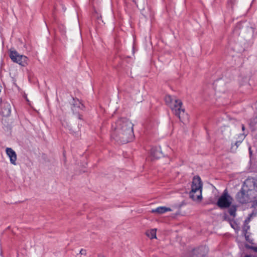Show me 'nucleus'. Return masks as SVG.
Masks as SVG:
<instances>
[{
  "label": "nucleus",
  "instance_id": "obj_30",
  "mask_svg": "<svg viewBox=\"0 0 257 257\" xmlns=\"http://www.w3.org/2000/svg\"><path fill=\"white\" fill-rule=\"evenodd\" d=\"M0 91H1V89H0Z\"/></svg>",
  "mask_w": 257,
  "mask_h": 257
},
{
  "label": "nucleus",
  "instance_id": "obj_5",
  "mask_svg": "<svg viewBox=\"0 0 257 257\" xmlns=\"http://www.w3.org/2000/svg\"><path fill=\"white\" fill-rule=\"evenodd\" d=\"M232 199V197L228 194L227 190L225 189L219 198L216 204L220 208H227L230 206Z\"/></svg>",
  "mask_w": 257,
  "mask_h": 257
},
{
  "label": "nucleus",
  "instance_id": "obj_19",
  "mask_svg": "<svg viewBox=\"0 0 257 257\" xmlns=\"http://www.w3.org/2000/svg\"><path fill=\"white\" fill-rule=\"evenodd\" d=\"M245 246L246 248L252 249L255 252H257V246H253L248 244H245Z\"/></svg>",
  "mask_w": 257,
  "mask_h": 257
},
{
  "label": "nucleus",
  "instance_id": "obj_4",
  "mask_svg": "<svg viewBox=\"0 0 257 257\" xmlns=\"http://www.w3.org/2000/svg\"><path fill=\"white\" fill-rule=\"evenodd\" d=\"M72 105L71 109L73 114H75L77 116L78 118L80 119L83 123V124H82V123L78 122V127L79 128L81 127H86V125H85L86 123L84 120H83L82 117V116L80 114V111L83 110L85 106L83 104L81 103L78 99H75L74 98H73Z\"/></svg>",
  "mask_w": 257,
  "mask_h": 257
},
{
  "label": "nucleus",
  "instance_id": "obj_11",
  "mask_svg": "<svg viewBox=\"0 0 257 257\" xmlns=\"http://www.w3.org/2000/svg\"><path fill=\"white\" fill-rule=\"evenodd\" d=\"M7 155L10 159L11 163L13 165L16 164L17 154L16 152L11 148H7L6 150Z\"/></svg>",
  "mask_w": 257,
  "mask_h": 257
},
{
  "label": "nucleus",
  "instance_id": "obj_1",
  "mask_svg": "<svg viewBox=\"0 0 257 257\" xmlns=\"http://www.w3.org/2000/svg\"><path fill=\"white\" fill-rule=\"evenodd\" d=\"M165 100L166 103L171 107L173 113L179 118L181 122L184 124L188 122V115L185 112V109L182 108L183 104L181 100L168 95L165 96Z\"/></svg>",
  "mask_w": 257,
  "mask_h": 257
},
{
  "label": "nucleus",
  "instance_id": "obj_25",
  "mask_svg": "<svg viewBox=\"0 0 257 257\" xmlns=\"http://www.w3.org/2000/svg\"><path fill=\"white\" fill-rule=\"evenodd\" d=\"M250 221V217H247L244 221V223L246 224H248L249 222Z\"/></svg>",
  "mask_w": 257,
  "mask_h": 257
},
{
  "label": "nucleus",
  "instance_id": "obj_28",
  "mask_svg": "<svg viewBox=\"0 0 257 257\" xmlns=\"http://www.w3.org/2000/svg\"><path fill=\"white\" fill-rule=\"evenodd\" d=\"M243 257H252V256H251V255H248V254H247V255H245L244 256H243Z\"/></svg>",
  "mask_w": 257,
  "mask_h": 257
},
{
  "label": "nucleus",
  "instance_id": "obj_9",
  "mask_svg": "<svg viewBox=\"0 0 257 257\" xmlns=\"http://www.w3.org/2000/svg\"><path fill=\"white\" fill-rule=\"evenodd\" d=\"M208 253L205 246H201L193 250L192 257H205Z\"/></svg>",
  "mask_w": 257,
  "mask_h": 257
},
{
  "label": "nucleus",
  "instance_id": "obj_29",
  "mask_svg": "<svg viewBox=\"0 0 257 257\" xmlns=\"http://www.w3.org/2000/svg\"><path fill=\"white\" fill-rule=\"evenodd\" d=\"M241 128H242V129L245 128L244 125L243 124H241Z\"/></svg>",
  "mask_w": 257,
  "mask_h": 257
},
{
  "label": "nucleus",
  "instance_id": "obj_2",
  "mask_svg": "<svg viewBox=\"0 0 257 257\" xmlns=\"http://www.w3.org/2000/svg\"><path fill=\"white\" fill-rule=\"evenodd\" d=\"M256 195L255 190L248 189L246 190L242 187L236 194L235 199L241 204L253 202V205L255 206L257 205Z\"/></svg>",
  "mask_w": 257,
  "mask_h": 257
},
{
  "label": "nucleus",
  "instance_id": "obj_14",
  "mask_svg": "<svg viewBox=\"0 0 257 257\" xmlns=\"http://www.w3.org/2000/svg\"><path fill=\"white\" fill-rule=\"evenodd\" d=\"M237 206L235 205H231L229 207V209L228 210V212L230 216H232L233 218L236 216V211L237 210Z\"/></svg>",
  "mask_w": 257,
  "mask_h": 257
},
{
  "label": "nucleus",
  "instance_id": "obj_8",
  "mask_svg": "<svg viewBox=\"0 0 257 257\" xmlns=\"http://www.w3.org/2000/svg\"><path fill=\"white\" fill-rule=\"evenodd\" d=\"M112 128H133L134 124L128 119L120 118L112 124Z\"/></svg>",
  "mask_w": 257,
  "mask_h": 257
},
{
  "label": "nucleus",
  "instance_id": "obj_3",
  "mask_svg": "<svg viewBox=\"0 0 257 257\" xmlns=\"http://www.w3.org/2000/svg\"><path fill=\"white\" fill-rule=\"evenodd\" d=\"M202 183L199 176H194L193 178L191 190L189 193L190 198L193 200H200L202 199Z\"/></svg>",
  "mask_w": 257,
  "mask_h": 257
},
{
  "label": "nucleus",
  "instance_id": "obj_16",
  "mask_svg": "<svg viewBox=\"0 0 257 257\" xmlns=\"http://www.w3.org/2000/svg\"><path fill=\"white\" fill-rule=\"evenodd\" d=\"M229 223L232 228H233L235 230H239V226L237 222L233 219H229Z\"/></svg>",
  "mask_w": 257,
  "mask_h": 257
},
{
  "label": "nucleus",
  "instance_id": "obj_27",
  "mask_svg": "<svg viewBox=\"0 0 257 257\" xmlns=\"http://www.w3.org/2000/svg\"><path fill=\"white\" fill-rule=\"evenodd\" d=\"M98 257H105V256L103 255H102V254H99L98 255Z\"/></svg>",
  "mask_w": 257,
  "mask_h": 257
},
{
  "label": "nucleus",
  "instance_id": "obj_12",
  "mask_svg": "<svg viewBox=\"0 0 257 257\" xmlns=\"http://www.w3.org/2000/svg\"><path fill=\"white\" fill-rule=\"evenodd\" d=\"M160 148L155 147L151 150V154L155 159H158L161 157L162 152L160 150Z\"/></svg>",
  "mask_w": 257,
  "mask_h": 257
},
{
  "label": "nucleus",
  "instance_id": "obj_13",
  "mask_svg": "<svg viewBox=\"0 0 257 257\" xmlns=\"http://www.w3.org/2000/svg\"><path fill=\"white\" fill-rule=\"evenodd\" d=\"M172 210L170 208L166 207L165 206L159 207L156 209H152V213H156L159 214L164 213L167 211H171Z\"/></svg>",
  "mask_w": 257,
  "mask_h": 257
},
{
  "label": "nucleus",
  "instance_id": "obj_7",
  "mask_svg": "<svg viewBox=\"0 0 257 257\" xmlns=\"http://www.w3.org/2000/svg\"><path fill=\"white\" fill-rule=\"evenodd\" d=\"M119 134V141L122 144H126L132 141L135 138L134 130H121Z\"/></svg>",
  "mask_w": 257,
  "mask_h": 257
},
{
  "label": "nucleus",
  "instance_id": "obj_21",
  "mask_svg": "<svg viewBox=\"0 0 257 257\" xmlns=\"http://www.w3.org/2000/svg\"><path fill=\"white\" fill-rule=\"evenodd\" d=\"M245 137V136L244 135V134H241L239 136H238V140L237 141H241V143L243 141V140L244 139Z\"/></svg>",
  "mask_w": 257,
  "mask_h": 257
},
{
  "label": "nucleus",
  "instance_id": "obj_15",
  "mask_svg": "<svg viewBox=\"0 0 257 257\" xmlns=\"http://www.w3.org/2000/svg\"><path fill=\"white\" fill-rule=\"evenodd\" d=\"M156 229H151L146 231V235L151 239L156 238Z\"/></svg>",
  "mask_w": 257,
  "mask_h": 257
},
{
  "label": "nucleus",
  "instance_id": "obj_17",
  "mask_svg": "<svg viewBox=\"0 0 257 257\" xmlns=\"http://www.w3.org/2000/svg\"><path fill=\"white\" fill-rule=\"evenodd\" d=\"M241 144V141H236L234 144H232L230 147V152H235L238 147Z\"/></svg>",
  "mask_w": 257,
  "mask_h": 257
},
{
  "label": "nucleus",
  "instance_id": "obj_20",
  "mask_svg": "<svg viewBox=\"0 0 257 257\" xmlns=\"http://www.w3.org/2000/svg\"><path fill=\"white\" fill-rule=\"evenodd\" d=\"M186 203L185 201H183L180 203L175 205V207L178 209H180L183 206L185 205Z\"/></svg>",
  "mask_w": 257,
  "mask_h": 257
},
{
  "label": "nucleus",
  "instance_id": "obj_22",
  "mask_svg": "<svg viewBox=\"0 0 257 257\" xmlns=\"http://www.w3.org/2000/svg\"><path fill=\"white\" fill-rule=\"evenodd\" d=\"M245 236V239L246 241H248L250 243H252V240H250L249 238V235H247V233L245 234H243Z\"/></svg>",
  "mask_w": 257,
  "mask_h": 257
},
{
  "label": "nucleus",
  "instance_id": "obj_10",
  "mask_svg": "<svg viewBox=\"0 0 257 257\" xmlns=\"http://www.w3.org/2000/svg\"><path fill=\"white\" fill-rule=\"evenodd\" d=\"M0 111L3 116L7 117L10 115L11 113V106L7 102H2L0 104Z\"/></svg>",
  "mask_w": 257,
  "mask_h": 257
},
{
  "label": "nucleus",
  "instance_id": "obj_18",
  "mask_svg": "<svg viewBox=\"0 0 257 257\" xmlns=\"http://www.w3.org/2000/svg\"><path fill=\"white\" fill-rule=\"evenodd\" d=\"M249 229V226L248 225V224H246L244 223L243 226L242 227V234H245L247 233V230Z\"/></svg>",
  "mask_w": 257,
  "mask_h": 257
},
{
  "label": "nucleus",
  "instance_id": "obj_6",
  "mask_svg": "<svg viewBox=\"0 0 257 257\" xmlns=\"http://www.w3.org/2000/svg\"><path fill=\"white\" fill-rule=\"evenodd\" d=\"M10 57L13 62H16L22 66H26L28 64V57L20 55L16 50L10 51Z\"/></svg>",
  "mask_w": 257,
  "mask_h": 257
},
{
  "label": "nucleus",
  "instance_id": "obj_26",
  "mask_svg": "<svg viewBox=\"0 0 257 257\" xmlns=\"http://www.w3.org/2000/svg\"><path fill=\"white\" fill-rule=\"evenodd\" d=\"M248 150H249V153L250 157H251L252 156V152L251 151V147H249Z\"/></svg>",
  "mask_w": 257,
  "mask_h": 257
},
{
  "label": "nucleus",
  "instance_id": "obj_24",
  "mask_svg": "<svg viewBox=\"0 0 257 257\" xmlns=\"http://www.w3.org/2000/svg\"><path fill=\"white\" fill-rule=\"evenodd\" d=\"M255 118H253V119L252 120H251V121H250V126L251 127H254V124H253V121H255Z\"/></svg>",
  "mask_w": 257,
  "mask_h": 257
},
{
  "label": "nucleus",
  "instance_id": "obj_23",
  "mask_svg": "<svg viewBox=\"0 0 257 257\" xmlns=\"http://www.w3.org/2000/svg\"><path fill=\"white\" fill-rule=\"evenodd\" d=\"M80 253L81 254H86V251L84 249H81V250L80 251Z\"/></svg>",
  "mask_w": 257,
  "mask_h": 257
}]
</instances>
